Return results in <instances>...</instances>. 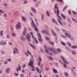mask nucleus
I'll return each instance as SVG.
<instances>
[{"label":"nucleus","instance_id":"f257e3e1","mask_svg":"<svg viewBox=\"0 0 77 77\" xmlns=\"http://www.w3.org/2000/svg\"><path fill=\"white\" fill-rule=\"evenodd\" d=\"M32 23V27H35L34 28V30H35L36 32H38L39 31V29H38V27H37V26L35 25V23H34V21L33 20H32L31 21Z\"/></svg>","mask_w":77,"mask_h":77},{"label":"nucleus","instance_id":"f03ea898","mask_svg":"<svg viewBox=\"0 0 77 77\" xmlns=\"http://www.w3.org/2000/svg\"><path fill=\"white\" fill-rule=\"evenodd\" d=\"M57 17L60 20H62V18L60 17V16L59 15V10H57Z\"/></svg>","mask_w":77,"mask_h":77},{"label":"nucleus","instance_id":"7ed1b4c3","mask_svg":"<svg viewBox=\"0 0 77 77\" xmlns=\"http://www.w3.org/2000/svg\"><path fill=\"white\" fill-rule=\"evenodd\" d=\"M33 63H34V61L32 60H32H30L28 66H33Z\"/></svg>","mask_w":77,"mask_h":77},{"label":"nucleus","instance_id":"20e7f679","mask_svg":"<svg viewBox=\"0 0 77 77\" xmlns=\"http://www.w3.org/2000/svg\"><path fill=\"white\" fill-rule=\"evenodd\" d=\"M27 35L28 36H26V38L27 39L28 41L30 42L31 41L30 39V38H31V37H30V35L29 34H27Z\"/></svg>","mask_w":77,"mask_h":77},{"label":"nucleus","instance_id":"39448f33","mask_svg":"<svg viewBox=\"0 0 77 77\" xmlns=\"http://www.w3.org/2000/svg\"><path fill=\"white\" fill-rule=\"evenodd\" d=\"M16 29H18L21 28V23L20 22H18L17 24L16 25Z\"/></svg>","mask_w":77,"mask_h":77},{"label":"nucleus","instance_id":"423d86ee","mask_svg":"<svg viewBox=\"0 0 77 77\" xmlns=\"http://www.w3.org/2000/svg\"><path fill=\"white\" fill-rule=\"evenodd\" d=\"M60 57L63 60V62H64V63H66L67 64H68V65H69V63L66 61V60H65V58H64L62 56H61Z\"/></svg>","mask_w":77,"mask_h":77},{"label":"nucleus","instance_id":"0eeeda50","mask_svg":"<svg viewBox=\"0 0 77 77\" xmlns=\"http://www.w3.org/2000/svg\"><path fill=\"white\" fill-rule=\"evenodd\" d=\"M44 46L46 50H45V52H46V53H48V48L47 47L46 45H44Z\"/></svg>","mask_w":77,"mask_h":77},{"label":"nucleus","instance_id":"6e6552de","mask_svg":"<svg viewBox=\"0 0 77 77\" xmlns=\"http://www.w3.org/2000/svg\"><path fill=\"white\" fill-rule=\"evenodd\" d=\"M65 35L66 36L69 38H71V35H70L69 34L67 33H65Z\"/></svg>","mask_w":77,"mask_h":77},{"label":"nucleus","instance_id":"1a4fd4ad","mask_svg":"<svg viewBox=\"0 0 77 77\" xmlns=\"http://www.w3.org/2000/svg\"><path fill=\"white\" fill-rule=\"evenodd\" d=\"M49 50H51V51H53L52 52L53 53H55V54H57V52H56L55 50L53 49V48H49Z\"/></svg>","mask_w":77,"mask_h":77},{"label":"nucleus","instance_id":"9d476101","mask_svg":"<svg viewBox=\"0 0 77 77\" xmlns=\"http://www.w3.org/2000/svg\"><path fill=\"white\" fill-rule=\"evenodd\" d=\"M51 33L53 34V35L55 36H57V34H56V33H55V32L54 30H53L52 29H51Z\"/></svg>","mask_w":77,"mask_h":77},{"label":"nucleus","instance_id":"9b49d317","mask_svg":"<svg viewBox=\"0 0 77 77\" xmlns=\"http://www.w3.org/2000/svg\"><path fill=\"white\" fill-rule=\"evenodd\" d=\"M6 71L5 72V73H7V74H9V72H10V69L9 68H7L6 69Z\"/></svg>","mask_w":77,"mask_h":77},{"label":"nucleus","instance_id":"f8f14e48","mask_svg":"<svg viewBox=\"0 0 77 77\" xmlns=\"http://www.w3.org/2000/svg\"><path fill=\"white\" fill-rule=\"evenodd\" d=\"M42 33H45V34H46V35H49V33H48V32L47 31H45L44 30H42Z\"/></svg>","mask_w":77,"mask_h":77},{"label":"nucleus","instance_id":"ddd939ff","mask_svg":"<svg viewBox=\"0 0 77 77\" xmlns=\"http://www.w3.org/2000/svg\"><path fill=\"white\" fill-rule=\"evenodd\" d=\"M18 66H19L16 69V71L17 72L19 70L20 71L21 69V66H20V65H19Z\"/></svg>","mask_w":77,"mask_h":77},{"label":"nucleus","instance_id":"4468645a","mask_svg":"<svg viewBox=\"0 0 77 77\" xmlns=\"http://www.w3.org/2000/svg\"><path fill=\"white\" fill-rule=\"evenodd\" d=\"M31 67L32 68V71H35L36 69L35 68V66H31Z\"/></svg>","mask_w":77,"mask_h":77},{"label":"nucleus","instance_id":"2eb2a0df","mask_svg":"<svg viewBox=\"0 0 77 77\" xmlns=\"http://www.w3.org/2000/svg\"><path fill=\"white\" fill-rule=\"evenodd\" d=\"M57 20L58 22H59V23H60V24H61V26H63V23H62V22H61L60 20L58 18H57Z\"/></svg>","mask_w":77,"mask_h":77},{"label":"nucleus","instance_id":"dca6fc26","mask_svg":"<svg viewBox=\"0 0 77 77\" xmlns=\"http://www.w3.org/2000/svg\"><path fill=\"white\" fill-rule=\"evenodd\" d=\"M29 45L34 50H35L36 48V47L35 46L33 45H32L31 44H29Z\"/></svg>","mask_w":77,"mask_h":77},{"label":"nucleus","instance_id":"f3484780","mask_svg":"<svg viewBox=\"0 0 77 77\" xmlns=\"http://www.w3.org/2000/svg\"><path fill=\"white\" fill-rule=\"evenodd\" d=\"M22 33L23 35H26V28L24 29L23 32Z\"/></svg>","mask_w":77,"mask_h":77},{"label":"nucleus","instance_id":"a211bd4d","mask_svg":"<svg viewBox=\"0 0 77 77\" xmlns=\"http://www.w3.org/2000/svg\"><path fill=\"white\" fill-rule=\"evenodd\" d=\"M53 70L54 73H55V74H56V73H57V71L56 70V69H54V68H53Z\"/></svg>","mask_w":77,"mask_h":77},{"label":"nucleus","instance_id":"6ab92c4d","mask_svg":"<svg viewBox=\"0 0 77 77\" xmlns=\"http://www.w3.org/2000/svg\"><path fill=\"white\" fill-rule=\"evenodd\" d=\"M71 48L73 49L77 48V45L76 46L75 45H72L71 46Z\"/></svg>","mask_w":77,"mask_h":77},{"label":"nucleus","instance_id":"aec40b11","mask_svg":"<svg viewBox=\"0 0 77 77\" xmlns=\"http://www.w3.org/2000/svg\"><path fill=\"white\" fill-rule=\"evenodd\" d=\"M31 10L32 11V12H36V10L33 8H31Z\"/></svg>","mask_w":77,"mask_h":77},{"label":"nucleus","instance_id":"412c9836","mask_svg":"<svg viewBox=\"0 0 77 77\" xmlns=\"http://www.w3.org/2000/svg\"><path fill=\"white\" fill-rule=\"evenodd\" d=\"M35 68L38 72V73H40V72H39V68L38 67H36Z\"/></svg>","mask_w":77,"mask_h":77},{"label":"nucleus","instance_id":"4be33fe9","mask_svg":"<svg viewBox=\"0 0 77 77\" xmlns=\"http://www.w3.org/2000/svg\"><path fill=\"white\" fill-rule=\"evenodd\" d=\"M37 35L38 37V38H39L40 39H41V34H40V33H37Z\"/></svg>","mask_w":77,"mask_h":77},{"label":"nucleus","instance_id":"5701e85b","mask_svg":"<svg viewBox=\"0 0 77 77\" xmlns=\"http://www.w3.org/2000/svg\"><path fill=\"white\" fill-rule=\"evenodd\" d=\"M37 35L38 37V38H39L40 39H41V34H40V33H37Z\"/></svg>","mask_w":77,"mask_h":77},{"label":"nucleus","instance_id":"b1692460","mask_svg":"<svg viewBox=\"0 0 77 77\" xmlns=\"http://www.w3.org/2000/svg\"><path fill=\"white\" fill-rule=\"evenodd\" d=\"M18 12L16 11L14 13V15H15V16H17V15H18Z\"/></svg>","mask_w":77,"mask_h":77},{"label":"nucleus","instance_id":"393cba45","mask_svg":"<svg viewBox=\"0 0 77 77\" xmlns=\"http://www.w3.org/2000/svg\"><path fill=\"white\" fill-rule=\"evenodd\" d=\"M30 35H31L32 36L33 38H35V37H34V36H33V32H30Z\"/></svg>","mask_w":77,"mask_h":77},{"label":"nucleus","instance_id":"a878e982","mask_svg":"<svg viewBox=\"0 0 77 77\" xmlns=\"http://www.w3.org/2000/svg\"><path fill=\"white\" fill-rule=\"evenodd\" d=\"M61 14L62 17H63V18L64 19H65V18H66V17L64 16V15H63V14L62 13H61Z\"/></svg>","mask_w":77,"mask_h":77},{"label":"nucleus","instance_id":"bb28decb","mask_svg":"<svg viewBox=\"0 0 77 77\" xmlns=\"http://www.w3.org/2000/svg\"><path fill=\"white\" fill-rule=\"evenodd\" d=\"M46 13L48 17H50V13H49L48 11H47L46 12Z\"/></svg>","mask_w":77,"mask_h":77},{"label":"nucleus","instance_id":"cd10ccee","mask_svg":"<svg viewBox=\"0 0 77 77\" xmlns=\"http://www.w3.org/2000/svg\"><path fill=\"white\" fill-rule=\"evenodd\" d=\"M41 61H38V63H37V65L39 66H41Z\"/></svg>","mask_w":77,"mask_h":77},{"label":"nucleus","instance_id":"c85d7f7f","mask_svg":"<svg viewBox=\"0 0 77 77\" xmlns=\"http://www.w3.org/2000/svg\"><path fill=\"white\" fill-rule=\"evenodd\" d=\"M49 44H51V45H54V42H52L51 41L49 42Z\"/></svg>","mask_w":77,"mask_h":77},{"label":"nucleus","instance_id":"c756f323","mask_svg":"<svg viewBox=\"0 0 77 77\" xmlns=\"http://www.w3.org/2000/svg\"><path fill=\"white\" fill-rule=\"evenodd\" d=\"M34 39L35 40V43H36V44H38V40H36V38H34Z\"/></svg>","mask_w":77,"mask_h":77},{"label":"nucleus","instance_id":"7c9ffc66","mask_svg":"<svg viewBox=\"0 0 77 77\" xmlns=\"http://www.w3.org/2000/svg\"><path fill=\"white\" fill-rule=\"evenodd\" d=\"M57 51H58V52H61V49H60L59 48H58L57 49Z\"/></svg>","mask_w":77,"mask_h":77},{"label":"nucleus","instance_id":"2f4dec72","mask_svg":"<svg viewBox=\"0 0 77 77\" xmlns=\"http://www.w3.org/2000/svg\"><path fill=\"white\" fill-rule=\"evenodd\" d=\"M22 18L23 21H26V18L24 17H22Z\"/></svg>","mask_w":77,"mask_h":77},{"label":"nucleus","instance_id":"473e14b6","mask_svg":"<svg viewBox=\"0 0 77 77\" xmlns=\"http://www.w3.org/2000/svg\"><path fill=\"white\" fill-rule=\"evenodd\" d=\"M46 38L47 41H50V38H49L48 37L46 36Z\"/></svg>","mask_w":77,"mask_h":77},{"label":"nucleus","instance_id":"72a5a7b5","mask_svg":"<svg viewBox=\"0 0 77 77\" xmlns=\"http://www.w3.org/2000/svg\"><path fill=\"white\" fill-rule=\"evenodd\" d=\"M61 44L63 45H64V46H66V44L63 42H61Z\"/></svg>","mask_w":77,"mask_h":77},{"label":"nucleus","instance_id":"f704fd0d","mask_svg":"<svg viewBox=\"0 0 77 77\" xmlns=\"http://www.w3.org/2000/svg\"><path fill=\"white\" fill-rule=\"evenodd\" d=\"M21 39H22V40H24L25 38L24 37H23V36L22 35L21 37Z\"/></svg>","mask_w":77,"mask_h":77},{"label":"nucleus","instance_id":"c9c22d12","mask_svg":"<svg viewBox=\"0 0 77 77\" xmlns=\"http://www.w3.org/2000/svg\"><path fill=\"white\" fill-rule=\"evenodd\" d=\"M72 54H74V55H75V54L76 52H75V51H72Z\"/></svg>","mask_w":77,"mask_h":77},{"label":"nucleus","instance_id":"e433bc0d","mask_svg":"<svg viewBox=\"0 0 77 77\" xmlns=\"http://www.w3.org/2000/svg\"><path fill=\"white\" fill-rule=\"evenodd\" d=\"M63 66L66 68H67V66H66V64H63Z\"/></svg>","mask_w":77,"mask_h":77},{"label":"nucleus","instance_id":"4c0bfd02","mask_svg":"<svg viewBox=\"0 0 77 77\" xmlns=\"http://www.w3.org/2000/svg\"><path fill=\"white\" fill-rule=\"evenodd\" d=\"M66 8H67V6H65L63 10V12H64V11H65V9H66Z\"/></svg>","mask_w":77,"mask_h":77},{"label":"nucleus","instance_id":"58836bf2","mask_svg":"<svg viewBox=\"0 0 77 77\" xmlns=\"http://www.w3.org/2000/svg\"><path fill=\"white\" fill-rule=\"evenodd\" d=\"M72 21H74V22H75V23H77V21H76V20H75V19L73 18H72Z\"/></svg>","mask_w":77,"mask_h":77},{"label":"nucleus","instance_id":"ea45409f","mask_svg":"<svg viewBox=\"0 0 77 77\" xmlns=\"http://www.w3.org/2000/svg\"><path fill=\"white\" fill-rule=\"evenodd\" d=\"M49 59H50V60H53L54 59L53 57H49Z\"/></svg>","mask_w":77,"mask_h":77},{"label":"nucleus","instance_id":"a19ab883","mask_svg":"<svg viewBox=\"0 0 77 77\" xmlns=\"http://www.w3.org/2000/svg\"><path fill=\"white\" fill-rule=\"evenodd\" d=\"M27 53H28V54H29L30 55H32V54H31V53L30 52H29V51H28V50L27 51Z\"/></svg>","mask_w":77,"mask_h":77},{"label":"nucleus","instance_id":"79ce46f5","mask_svg":"<svg viewBox=\"0 0 77 77\" xmlns=\"http://www.w3.org/2000/svg\"><path fill=\"white\" fill-rule=\"evenodd\" d=\"M14 49H15V50L16 52H18V49L17 48H14Z\"/></svg>","mask_w":77,"mask_h":77},{"label":"nucleus","instance_id":"37998d69","mask_svg":"<svg viewBox=\"0 0 77 77\" xmlns=\"http://www.w3.org/2000/svg\"><path fill=\"white\" fill-rule=\"evenodd\" d=\"M1 54H5V51H2V50H1Z\"/></svg>","mask_w":77,"mask_h":77},{"label":"nucleus","instance_id":"c03bdc74","mask_svg":"<svg viewBox=\"0 0 77 77\" xmlns=\"http://www.w3.org/2000/svg\"><path fill=\"white\" fill-rule=\"evenodd\" d=\"M54 8L55 9H59V7H57L56 5H55L54 7Z\"/></svg>","mask_w":77,"mask_h":77},{"label":"nucleus","instance_id":"a18cd8bd","mask_svg":"<svg viewBox=\"0 0 77 77\" xmlns=\"http://www.w3.org/2000/svg\"><path fill=\"white\" fill-rule=\"evenodd\" d=\"M26 64H24L23 66H22V68H25V67H26Z\"/></svg>","mask_w":77,"mask_h":77},{"label":"nucleus","instance_id":"49530a36","mask_svg":"<svg viewBox=\"0 0 77 77\" xmlns=\"http://www.w3.org/2000/svg\"><path fill=\"white\" fill-rule=\"evenodd\" d=\"M72 12L73 14H74V15H75V14H77V13L76 12H75L73 11H72Z\"/></svg>","mask_w":77,"mask_h":77},{"label":"nucleus","instance_id":"de8ad7c7","mask_svg":"<svg viewBox=\"0 0 77 77\" xmlns=\"http://www.w3.org/2000/svg\"><path fill=\"white\" fill-rule=\"evenodd\" d=\"M12 36H16V34H15V33H12Z\"/></svg>","mask_w":77,"mask_h":77},{"label":"nucleus","instance_id":"09e8293b","mask_svg":"<svg viewBox=\"0 0 77 77\" xmlns=\"http://www.w3.org/2000/svg\"><path fill=\"white\" fill-rule=\"evenodd\" d=\"M69 14L70 15H71V11H70V10L69 11Z\"/></svg>","mask_w":77,"mask_h":77},{"label":"nucleus","instance_id":"8fccbe9b","mask_svg":"<svg viewBox=\"0 0 77 77\" xmlns=\"http://www.w3.org/2000/svg\"><path fill=\"white\" fill-rule=\"evenodd\" d=\"M38 39L39 41H42V39H41V38H38Z\"/></svg>","mask_w":77,"mask_h":77},{"label":"nucleus","instance_id":"3c124183","mask_svg":"<svg viewBox=\"0 0 77 77\" xmlns=\"http://www.w3.org/2000/svg\"><path fill=\"white\" fill-rule=\"evenodd\" d=\"M52 19L53 20H52V22L53 23H54V22H55L56 21V20H55V19H54V18H53Z\"/></svg>","mask_w":77,"mask_h":77},{"label":"nucleus","instance_id":"603ef678","mask_svg":"<svg viewBox=\"0 0 77 77\" xmlns=\"http://www.w3.org/2000/svg\"><path fill=\"white\" fill-rule=\"evenodd\" d=\"M56 1H57L58 2H63V0H56Z\"/></svg>","mask_w":77,"mask_h":77},{"label":"nucleus","instance_id":"864d4df0","mask_svg":"<svg viewBox=\"0 0 77 77\" xmlns=\"http://www.w3.org/2000/svg\"><path fill=\"white\" fill-rule=\"evenodd\" d=\"M65 74L66 76H69V75H68V73H67V72H66L65 73Z\"/></svg>","mask_w":77,"mask_h":77},{"label":"nucleus","instance_id":"5fc2aeb1","mask_svg":"<svg viewBox=\"0 0 77 77\" xmlns=\"http://www.w3.org/2000/svg\"><path fill=\"white\" fill-rule=\"evenodd\" d=\"M59 61L60 62V64H61V65H63V63L60 60H59Z\"/></svg>","mask_w":77,"mask_h":77},{"label":"nucleus","instance_id":"6e6d98bb","mask_svg":"<svg viewBox=\"0 0 77 77\" xmlns=\"http://www.w3.org/2000/svg\"><path fill=\"white\" fill-rule=\"evenodd\" d=\"M7 61L9 62L10 61H11V59L9 58L7 60H6Z\"/></svg>","mask_w":77,"mask_h":77},{"label":"nucleus","instance_id":"4d7b16f0","mask_svg":"<svg viewBox=\"0 0 77 77\" xmlns=\"http://www.w3.org/2000/svg\"><path fill=\"white\" fill-rule=\"evenodd\" d=\"M62 32H66V30L64 29H62Z\"/></svg>","mask_w":77,"mask_h":77},{"label":"nucleus","instance_id":"13d9d810","mask_svg":"<svg viewBox=\"0 0 77 77\" xmlns=\"http://www.w3.org/2000/svg\"><path fill=\"white\" fill-rule=\"evenodd\" d=\"M39 61H38L41 62V61H42V58L40 57H39Z\"/></svg>","mask_w":77,"mask_h":77},{"label":"nucleus","instance_id":"bf43d9fd","mask_svg":"<svg viewBox=\"0 0 77 77\" xmlns=\"http://www.w3.org/2000/svg\"><path fill=\"white\" fill-rule=\"evenodd\" d=\"M20 77H24V75L23 74H21L20 75Z\"/></svg>","mask_w":77,"mask_h":77},{"label":"nucleus","instance_id":"052dcab7","mask_svg":"<svg viewBox=\"0 0 77 77\" xmlns=\"http://www.w3.org/2000/svg\"><path fill=\"white\" fill-rule=\"evenodd\" d=\"M14 75H15V76H18V73H14Z\"/></svg>","mask_w":77,"mask_h":77},{"label":"nucleus","instance_id":"680f3d73","mask_svg":"<svg viewBox=\"0 0 77 77\" xmlns=\"http://www.w3.org/2000/svg\"><path fill=\"white\" fill-rule=\"evenodd\" d=\"M68 44V45L69 46H71V43H69V42H67V43Z\"/></svg>","mask_w":77,"mask_h":77},{"label":"nucleus","instance_id":"e2e57ef3","mask_svg":"<svg viewBox=\"0 0 77 77\" xmlns=\"http://www.w3.org/2000/svg\"><path fill=\"white\" fill-rule=\"evenodd\" d=\"M24 4H26V3H27V1H24Z\"/></svg>","mask_w":77,"mask_h":77},{"label":"nucleus","instance_id":"0e129e2a","mask_svg":"<svg viewBox=\"0 0 77 77\" xmlns=\"http://www.w3.org/2000/svg\"><path fill=\"white\" fill-rule=\"evenodd\" d=\"M43 67V64H41V66H40V68L41 69H42V67Z\"/></svg>","mask_w":77,"mask_h":77},{"label":"nucleus","instance_id":"69168bd1","mask_svg":"<svg viewBox=\"0 0 77 77\" xmlns=\"http://www.w3.org/2000/svg\"><path fill=\"white\" fill-rule=\"evenodd\" d=\"M55 29L56 30H58V31H60V29L58 28H56Z\"/></svg>","mask_w":77,"mask_h":77},{"label":"nucleus","instance_id":"338daca9","mask_svg":"<svg viewBox=\"0 0 77 77\" xmlns=\"http://www.w3.org/2000/svg\"><path fill=\"white\" fill-rule=\"evenodd\" d=\"M46 69L47 71H48L49 70V68H48V67H46Z\"/></svg>","mask_w":77,"mask_h":77},{"label":"nucleus","instance_id":"774afa93","mask_svg":"<svg viewBox=\"0 0 77 77\" xmlns=\"http://www.w3.org/2000/svg\"><path fill=\"white\" fill-rule=\"evenodd\" d=\"M42 20H44V15H43V14H42Z\"/></svg>","mask_w":77,"mask_h":77}]
</instances>
